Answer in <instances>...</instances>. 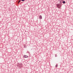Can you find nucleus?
<instances>
[{
  "instance_id": "7ed1b4c3",
  "label": "nucleus",
  "mask_w": 73,
  "mask_h": 73,
  "mask_svg": "<svg viewBox=\"0 0 73 73\" xmlns=\"http://www.w3.org/2000/svg\"><path fill=\"white\" fill-rule=\"evenodd\" d=\"M23 57L24 58H28V56L27 55H25L24 56H23Z\"/></svg>"
},
{
  "instance_id": "6e6552de",
  "label": "nucleus",
  "mask_w": 73,
  "mask_h": 73,
  "mask_svg": "<svg viewBox=\"0 0 73 73\" xmlns=\"http://www.w3.org/2000/svg\"><path fill=\"white\" fill-rule=\"evenodd\" d=\"M58 66V65L57 64H56V68H57V67Z\"/></svg>"
},
{
  "instance_id": "1a4fd4ad",
  "label": "nucleus",
  "mask_w": 73,
  "mask_h": 73,
  "mask_svg": "<svg viewBox=\"0 0 73 73\" xmlns=\"http://www.w3.org/2000/svg\"><path fill=\"white\" fill-rule=\"evenodd\" d=\"M21 1H25V0H21Z\"/></svg>"
},
{
  "instance_id": "9d476101",
  "label": "nucleus",
  "mask_w": 73,
  "mask_h": 73,
  "mask_svg": "<svg viewBox=\"0 0 73 73\" xmlns=\"http://www.w3.org/2000/svg\"><path fill=\"white\" fill-rule=\"evenodd\" d=\"M55 56L56 57H57V55L56 54V55H55Z\"/></svg>"
},
{
  "instance_id": "423d86ee",
  "label": "nucleus",
  "mask_w": 73,
  "mask_h": 73,
  "mask_svg": "<svg viewBox=\"0 0 73 73\" xmlns=\"http://www.w3.org/2000/svg\"><path fill=\"white\" fill-rule=\"evenodd\" d=\"M20 1H21V0H19V1L18 3V4H19L20 3Z\"/></svg>"
},
{
  "instance_id": "9b49d317",
  "label": "nucleus",
  "mask_w": 73,
  "mask_h": 73,
  "mask_svg": "<svg viewBox=\"0 0 73 73\" xmlns=\"http://www.w3.org/2000/svg\"><path fill=\"white\" fill-rule=\"evenodd\" d=\"M24 48H25V46H24Z\"/></svg>"
},
{
  "instance_id": "f03ea898",
  "label": "nucleus",
  "mask_w": 73,
  "mask_h": 73,
  "mask_svg": "<svg viewBox=\"0 0 73 73\" xmlns=\"http://www.w3.org/2000/svg\"><path fill=\"white\" fill-rule=\"evenodd\" d=\"M19 66L20 67H22V66H23V64H22V63L19 64Z\"/></svg>"
},
{
  "instance_id": "20e7f679",
  "label": "nucleus",
  "mask_w": 73,
  "mask_h": 73,
  "mask_svg": "<svg viewBox=\"0 0 73 73\" xmlns=\"http://www.w3.org/2000/svg\"><path fill=\"white\" fill-rule=\"evenodd\" d=\"M39 19H42V16L41 15H40L39 16Z\"/></svg>"
},
{
  "instance_id": "39448f33",
  "label": "nucleus",
  "mask_w": 73,
  "mask_h": 73,
  "mask_svg": "<svg viewBox=\"0 0 73 73\" xmlns=\"http://www.w3.org/2000/svg\"><path fill=\"white\" fill-rule=\"evenodd\" d=\"M60 4H61V3H62V0H60Z\"/></svg>"
},
{
  "instance_id": "f257e3e1",
  "label": "nucleus",
  "mask_w": 73,
  "mask_h": 73,
  "mask_svg": "<svg viewBox=\"0 0 73 73\" xmlns=\"http://www.w3.org/2000/svg\"><path fill=\"white\" fill-rule=\"evenodd\" d=\"M56 6L57 8H58L60 9V8L61 7V6H62V5L60 3L56 4Z\"/></svg>"
},
{
  "instance_id": "f8f14e48",
  "label": "nucleus",
  "mask_w": 73,
  "mask_h": 73,
  "mask_svg": "<svg viewBox=\"0 0 73 73\" xmlns=\"http://www.w3.org/2000/svg\"><path fill=\"white\" fill-rule=\"evenodd\" d=\"M27 52V53H29V52Z\"/></svg>"
},
{
  "instance_id": "0eeeda50",
  "label": "nucleus",
  "mask_w": 73,
  "mask_h": 73,
  "mask_svg": "<svg viewBox=\"0 0 73 73\" xmlns=\"http://www.w3.org/2000/svg\"><path fill=\"white\" fill-rule=\"evenodd\" d=\"M63 4H65V1H63Z\"/></svg>"
}]
</instances>
